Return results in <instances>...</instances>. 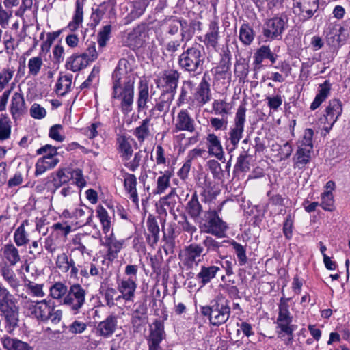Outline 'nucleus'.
<instances>
[{"label": "nucleus", "instance_id": "f8f14e48", "mask_svg": "<svg viewBox=\"0 0 350 350\" xmlns=\"http://www.w3.org/2000/svg\"><path fill=\"white\" fill-rule=\"evenodd\" d=\"M105 234V237L100 239V244L107 248L106 259L113 261L118 257V254L122 248L124 241L117 240L112 232Z\"/></svg>", "mask_w": 350, "mask_h": 350}, {"label": "nucleus", "instance_id": "b1692460", "mask_svg": "<svg viewBox=\"0 0 350 350\" xmlns=\"http://www.w3.org/2000/svg\"><path fill=\"white\" fill-rule=\"evenodd\" d=\"M179 77L180 75L178 71L174 70L167 71L163 74V77L159 80V82L166 87L167 91L165 93H172L174 94L178 86Z\"/></svg>", "mask_w": 350, "mask_h": 350}, {"label": "nucleus", "instance_id": "ddd939ff", "mask_svg": "<svg viewBox=\"0 0 350 350\" xmlns=\"http://www.w3.org/2000/svg\"><path fill=\"white\" fill-rule=\"evenodd\" d=\"M106 14L109 19L116 18V10L114 5L109 1L103 2L96 8L92 9V12L90 16L92 21V24L94 25V27L98 25L104 16Z\"/></svg>", "mask_w": 350, "mask_h": 350}, {"label": "nucleus", "instance_id": "bb28decb", "mask_svg": "<svg viewBox=\"0 0 350 350\" xmlns=\"http://www.w3.org/2000/svg\"><path fill=\"white\" fill-rule=\"evenodd\" d=\"M342 113V105L341 101L338 99H332L329 100L325 109V120L332 121V124H335Z\"/></svg>", "mask_w": 350, "mask_h": 350}, {"label": "nucleus", "instance_id": "0e129e2a", "mask_svg": "<svg viewBox=\"0 0 350 350\" xmlns=\"http://www.w3.org/2000/svg\"><path fill=\"white\" fill-rule=\"evenodd\" d=\"M271 51L269 46L263 45L260 46L254 55V63L260 64L265 59H267Z\"/></svg>", "mask_w": 350, "mask_h": 350}, {"label": "nucleus", "instance_id": "7ed1b4c3", "mask_svg": "<svg viewBox=\"0 0 350 350\" xmlns=\"http://www.w3.org/2000/svg\"><path fill=\"white\" fill-rule=\"evenodd\" d=\"M204 60L203 46L195 43L185 50L178 57V64L185 71L196 72L201 70Z\"/></svg>", "mask_w": 350, "mask_h": 350}, {"label": "nucleus", "instance_id": "4468645a", "mask_svg": "<svg viewBox=\"0 0 350 350\" xmlns=\"http://www.w3.org/2000/svg\"><path fill=\"white\" fill-rule=\"evenodd\" d=\"M136 288V282L133 277L122 279L118 282V290L121 295L118 296L116 300L118 301L122 298L125 301H133Z\"/></svg>", "mask_w": 350, "mask_h": 350}, {"label": "nucleus", "instance_id": "79ce46f5", "mask_svg": "<svg viewBox=\"0 0 350 350\" xmlns=\"http://www.w3.org/2000/svg\"><path fill=\"white\" fill-rule=\"evenodd\" d=\"M147 310L145 301L139 303L132 313V323L139 324L144 321L146 319Z\"/></svg>", "mask_w": 350, "mask_h": 350}, {"label": "nucleus", "instance_id": "c03bdc74", "mask_svg": "<svg viewBox=\"0 0 350 350\" xmlns=\"http://www.w3.org/2000/svg\"><path fill=\"white\" fill-rule=\"evenodd\" d=\"M344 28L340 25H330L327 32L328 39H332L333 44H340L345 40V37L342 38V31Z\"/></svg>", "mask_w": 350, "mask_h": 350}, {"label": "nucleus", "instance_id": "2eb2a0df", "mask_svg": "<svg viewBox=\"0 0 350 350\" xmlns=\"http://www.w3.org/2000/svg\"><path fill=\"white\" fill-rule=\"evenodd\" d=\"M174 99V94L163 93L159 98V101L149 111V118H158L160 113L167 114Z\"/></svg>", "mask_w": 350, "mask_h": 350}, {"label": "nucleus", "instance_id": "6ab92c4d", "mask_svg": "<svg viewBox=\"0 0 350 350\" xmlns=\"http://www.w3.org/2000/svg\"><path fill=\"white\" fill-rule=\"evenodd\" d=\"M204 252V247L198 243H191L185 249V265L191 267L193 265H198L200 260L198 259Z\"/></svg>", "mask_w": 350, "mask_h": 350}, {"label": "nucleus", "instance_id": "c756f323", "mask_svg": "<svg viewBox=\"0 0 350 350\" xmlns=\"http://www.w3.org/2000/svg\"><path fill=\"white\" fill-rule=\"evenodd\" d=\"M1 343L6 350H33L27 342L8 336L1 338Z\"/></svg>", "mask_w": 350, "mask_h": 350}, {"label": "nucleus", "instance_id": "e433bc0d", "mask_svg": "<svg viewBox=\"0 0 350 350\" xmlns=\"http://www.w3.org/2000/svg\"><path fill=\"white\" fill-rule=\"evenodd\" d=\"M83 21V5L79 1H77L75 14L72 16V21L69 22L66 29H68L71 32H74L82 25Z\"/></svg>", "mask_w": 350, "mask_h": 350}, {"label": "nucleus", "instance_id": "dca6fc26", "mask_svg": "<svg viewBox=\"0 0 350 350\" xmlns=\"http://www.w3.org/2000/svg\"><path fill=\"white\" fill-rule=\"evenodd\" d=\"M206 147L210 156L215 157L219 160H222L224 151L221 140L215 133H208L206 137Z\"/></svg>", "mask_w": 350, "mask_h": 350}, {"label": "nucleus", "instance_id": "69168bd1", "mask_svg": "<svg viewBox=\"0 0 350 350\" xmlns=\"http://www.w3.org/2000/svg\"><path fill=\"white\" fill-rule=\"evenodd\" d=\"M70 178L74 180L72 184L75 183L79 188H83L86 185V180L83 177V171L79 168L73 170L71 172Z\"/></svg>", "mask_w": 350, "mask_h": 350}, {"label": "nucleus", "instance_id": "680f3d73", "mask_svg": "<svg viewBox=\"0 0 350 350\" xmlns=\"http://www.w3.org/2000/svg\"><path fill=\"white\" fill-rule=\"evenodd\" d=\"M247 151L241 153L237 158L235 164V169L241 172H247L250 170V163L248 160L249 154Z\"/></svg>", "mask_w": 350, "mask_h": 350}, {"label": "nucleus", "instance_id": "423d86ee", "mask_svg": "<svg viewBox=\"0 0 350 350\" xmlns=\"http://www.w3.org/2000/svg\"><path fill=\"white\" fill-rule=\"evenodd\" d=\"M288 18L285 15L267 19L262 27V35L267 40H280L288 27Z\"/></svg>", "mask_w": 350, "mask_h": 350}, {"label": "nucleus", "instance_id": "f257e3e1", "mask_svg": "<svg viewBox=\"0 0 350 350\" xmlns=\"http://www.w3.org/2000/svg\"><path fill=\"white\" fill-rule=\"evenodd\" d=\"M135 75L130 62L120 59L112 74V94L113 99L119 101L120 109L124 115L133 111Z\"/></svg>", "mask_w": 350, "mask_h": 350}, {"label": "nucleus", "instance_id": "864d4df0", "mask_svg": "<svg viewBox=\"0 0 350 350\" xmlns=\"http://www.w3.org/2000/svg\"><path fill=\"white\" fill-rule=\"evenodd\" d=\"M147 157L146 151L139 150L134 155L133 159L124 163L126 167H127L131 172H135L139 167L143 159Z\"/></svg>", "mask_w": 350, "mask_h": 350}, {"label": "nucleus", "instance_id": "aec40b11", "mask_svg": "<svg viewBox=\"0 0 350 350\" xmlns=\"http://www.w3.org/2000/svg\"><path fill=\"white\" fill-rule=\"evenodd\" d=\"M27 111L25 105L23 95L21 92H15L11 100L10 113L13 119L19 118L22 115L25 114Z\"/></svg>", "mask_w": 350, "mask_h": 350}, {"label": "nucleus", "instance_id": "c9c22d12", "mask_svg": "<svg viewBox=\"0 0 350 350\" xmlns=\"http://www.w3.org/2000/svg\"><path fill=\"white\" fill-rule=\"evenodd\" d=\"M232 106L223 99H215L212 103V111L221 117H227L232 113Z\"/></svg>", "mask_w": 350, "mask_h": 350}, {"label": "nucleus", "instance_id": "20e7f679", "mask_svg": "<svg viewBox=\"0 0 350 350\" xmlns=\"http://www.w3.org/2000/svg\"><path fill=\"white\" fill-rule=\"evenodd\" d=\"M199 228L201 232L211 234L217 238H224L228 226L215 210L209 209L204 212L201 218Z\"/></svg>", "mask_w": 350, "mask_h": 350}, {"label": "nucleus", "instance_id": "052dcab7", "mask_svg": "<svg viewBox=\"0 0 350 350\" xmlns=\"http://www.w3.org/2000/svg\"><path fill=\"white\" fill-rule=\"evenodd\" d=\"M22 306L24 309V313H25L27 316L34 317L36 313L37 306H38V301H32L25 297L23 299Z\"/></svg>", "mask_w": 350, "mask_h": 350}, {"label": "nucleus", "instance_id": "e2e57ef3", "mask_svg": "<svg viewBox=\"0 0 350 350\" xmlns=\"http://www.w3.org/2000/svg\"><path fill=\"white\" fill-rule=\"evenodd\" d=\"M322 202L320 204L321 207L327 211H332L334 209V197L330 191H325L321 195Z\"/></svg>", "mask_w": 350, "mask_h": 350}, {"label": "nucleus", "instance_id": "9d476101", "mask_svg": "<svg viewBox=\"0 0 350 350\" xmlns=\"http://www.w3.org/2000/svg\"><path fill=\"white\" fill-rule=\"evenodd\" d=\"M165 336L163 323L159 320H156L150 328L148 339V350H161L160 343Z\"/></svg>", "mask_w": 350, "mask_h": 350}, {"label": "nucleus", "instance_id": "9b49d317", "mask_svg": "<svg viewBox=\"0 0 350 350\" xmlns=\"http://www.w3.org/2000/svg\"><path fill=\"white\" fill-rule=\"evenodd\" d=\"M196 130L193 118L187 109H181L177 114L174 123V132L187 131L193 133Z\"/></svg>", "mask_w": 350, "mask_h": 350}, {"label": "nucleus", "instance_id": "c85d7f7f", "mask_svg": "<svg viewBox=\"0 0 350 350\" xmlns=\"http://www.w3.org/2000/svg\"><path fill=\"white\" fill-rule=\"evenodd\" d=\"M146 226L148 234L147 241L151 246L155 245L159 239V227L154 217L150 215L146 220Z\"/></svg>", "mask_w": 350, "mask_h": 350}, {"label": "nucleus", "instance_id": "0eeeda50", "mask_svg": "<svg viewBox=\"0 0 350 350\" xmlns=\"http://www.w3.org/2000/svg\"><path fill=\"white\" fill-rule=\"evenodd\" d=\"M86 295V290L80 284H72L63 299V304L68 306L74 314H77L85 303Z\"/></svg>", "mask_w": 350, "mask_h": 350}, {"label": "nucleus", "instance_id": "58836bf2", "mask_svg": "<svg viewBox=\"0 0 350 350\" xmlns=\"http://www.w3.org/2000/svg\"><path fill=\"white\" fill-rule=\"evenodd\" d=\"M68 292L67 286L62 282H56L49 288V296L53 299H64Z\"/></svg>", "mask_w": 350, "mask_h": 350}, {"label": "nucleus", "instance_id": "49530a36", "mask_svg": "<svg viewBox=\"0 0 350 350\" xmlns=\"http://www.w3.org/2000/svg\"><path fill=\"white\" fill-rule=\"evenodd\" d=\"M178 196L175 189H172L170 193L160 199L161 203L165 206L170 213L174 214V208L177 204Z\"/></svg>", "mask_w": 350, "mask_h": 350}, {"label": "nucleus", "instance_id": "5fc2aeb1", "mask_svg": "<svg viewBox=\"0 0 350 350\" xmlns=\"http://www.w3.org/2000/svg\"><path fill=\"white\" fill-rule=\"evenodd\" d=\"M11 134V125L8 118L5 116L0 117V141L10 138Z\"/></svg>", "mask_w": 350, "mask_h": 350}, {"label": "nucleus", "instance_id": "7c9ffc66", "mask_svg": "<svg viewBox=\"0 0 350 350\" xmlns=\"http://www.w3.org/2000/svg\"><path fill=\"white\" fill-rule=\"evenodd\" d=\"M55 304L50 300H42L38 301V306H37L36 313L33 318L37 320L47 322L49 321V317L50 312H53V307Z\"/></svg>", "mask_w": 350, "mask_h": 350}, {"label": "nucleus", "instance_id": "39448f33", "mask_svg": "<svg viewBox=\"0 0 350 350\" xmlns=\"http://www.w3.org/2000/svg\"><path fill=\"white\" fill-rule=\"evenodd\" d=\"M245 107L244 105L239 106L235 114L233 124L230 128L228 137H226L227 142L230 143V145L227 146V149L230 152L237 148L240 140L243 137L245 123Z\"/></svg>", "mask_w": 350, "mask_h": 350}, {"label": "nucleus", "instance_id": "de8ad7c7", "mask_svg": "<svg viewBox=\"0 0 350 350\" xmlns=\"http://www.w3.org/2000/svg\"><path fill=\"white\" fill-rule=\"evenodd\" d=\"M72 85V78L68 76L60 77L57 83L55 92L58 95L64 96L70 90Z\"/></svg>", "mask_w": 350, "mask_h": 350}, {"label": "nucleus", "instance_id": "ea45409f", "mask_svg": "<svg viewBox=\"0 0 350 350\" xmlns=\"http://www.w3.org/2000/svg\"><path fill=\"white\" fill-rule=\"evenodd\" d=\"M1 275L4 280L14 289L19 286V281L14 271L8 265L3 266L0 270Z\"/></svg>", "mask_w": 350, "mask_h": 350}, {"label": "nucleus", "instance_id": "6e6d98bb", "mask_svg": "<svg viewBox=\"0 0 350 350\" xmlns=\"http://www.w3.org/2000/svg\"><path fill=\"white\" fill-rule=\"evenodd\" d=\"M15 69L14 67H6L0 71V90L4 89L12 79Z\"/></svg>", "mask_w": 350, "mask_h": 350}, {"label": "nucleus", "instance_id": "412c9836", "mask_svg": "<svg viewBox=\"0 0 350 350\" xmlns=\"http://www.w3.org/2000/svg\"><path fill=\"white\" fill-rule=\"evenodd\" d=\"M0 312L10 327H15L17 325L18 311V308L14 303L1 304V306H0Z\"/></svg>", "mask_w": 350, "mask_h": 350}, {"label": "nucleus", "instance_id": "4d7b16f0", "mask_svg": "<svg viewBox=\"0 0 350 350\" xmlns=\"http://www.w3.org/2000/svg\"><path fill=\"white\" fill-rule=\"evenodd\" d=\"M14 241L18 247L26 245L29 239L28 234L23 227H18L14 233Z\"/></svg>", "mask_w": 350, "mask_h": 350}, {"label": "nucleus", "instance_id": "603ef678", "mask_svg": "<svg viewBox=\"0 0 350 350\" xmlns=\"http://www.w3.org/2000/svg\"><path fill=\"white\" fill-rule=\"evenodd\" d=\"M112 26L107 24L102 27L97 35V42L100 47L103 48L106 46L111 37Z\"/></svg>", "mask_w": 350, "mask_h": 350}, {"label": "nucleus", "instance_id": "4c0bfd02", "mask_svg": "<svg viewBox=\"0 0 350 350\" xmlns=\"http://www.w3.org/2000/svg\"><path fill=\"white\" fill-rule=\"evenodd\" d=\"M150 118L148 117L143 120L141 124L134 130L133 135L136 137L138 142L142 143L150 135Z\"/></svg>", "mask_w": 350, "mask_h": 350}, {"label": "nucleus", "instance_id": "2f4dec72", "mask_svg": "<svg viewBox=\"0 0 350 350\" xmlns=\"http://www.w3.org/2000/svg\"><path fill=\"white\" fill-rule=\"evenodd\" d=\"M2 252L3 258L10 266H15L21 260L18 250L13 243L4 245L2 248Z\"/></svg>", "mask_w": 350, "mask_h": 350}, {"label": "nucleus", "instance_id": "f704fd0d", "mask_svg": "<svg viewBox=\"0 0 350 350\" xmlns=\"http://www.w3.org/2000/svg\"><path fill=\"white\" fill-rule=\"evenodd\" d=\"M196 99L201 104L204 105L211 100L210 85L204 77L200 83L195 94Z\"/></svg>", "mask_w": 350, "mask_h": 350}, {"label": "nucleus", "instance_id": "f3484780", "mask_svg": "<svg viewBox=\"0 0 350 350\" xmlns=\"http://www.w3.org/2000/svg\"><path fill=\"white\" fill-rule=\"evenodd\" d=\"M135 143L133 138L126 135H118L116 139L117 150L122 161H128L133 154L132 144Z\"/></svg>", "mask_w": 350, "mask_h": 350}, {"label": "nucleus", "instance_id": "a211bd4d", "mask_svg": "<svg viewBox=\"0 0 350 350\" xmlns=\"http://www.w3.org/2000/svg\"><path fill=\"white\" fill-rule=\"evenodd\" d=\"M118 325V317L111 314L104 321H100L96 327L97 334L104 338L110 337L116 331Z\"/></svg>", "mask_w": 350, "mask_h": 350}, {"label": "nucleus", "instance_id": "a878e982", "mask_svg": "<svg viewBox=\"0 0 350 350\" xmlns=\"http://www.w3.org/2000/svg\"><path fill=\"white\" fill-rule=\"evenodd\" d=\"M219 271L220 268L215 265L201 266L200 271L196 275V279L202 286H204L214 279Z\"/></svg>", "mask_w": 350, "mask_h": 350}, {"label": "nucleus", "instance_id": "6e6552de", "mask_svg": "<svg viewBox=\"0 0 350 350\" xmlns=\"http://www.w3.org/2000/svg\"><path fill=\"white\" fill-rule=\"evenodd\" d=\"M289 298H281L279 308L278 316L276 320L277 328L280 329L279 334L282 332L285 333L290 336L288 341L293 340V326L291 325L293 321V316L289 311V305L288 304Z\"/></svg>", "mask_w": 350, "mask_h": 350}, {"label": "nucleus", "instance_id": "338daca9", "mask_svg": "<svg viewBox=\"0 0 350 350\" xmlns=\"http://www.w3.org/2000/svg\"><path fill=\"white\" fill-rule=\"evenodd\" d=\"M180 30H181V41H189L194 34L192 30L188 25L187 22L185 19H180Z\"/></svg>", "mask_w": 350, "mask_h": 350}, {"label": "nucleus", "instance_id": "4be33fe9", "mask_svg": "<svg viewBox=\"0 0 350 350\" xmlns=\"http://www.w3.org/2000/svg\"><path fill=\"white\" fill-rule=\"evenodd\" d=\"M137 178L134 174L125 173L124 175V187L129 195L130 200L136 206H139V198L137 192Z\"/></svg>", "mask_w": 350, "mask_h": 350}, {"label": "nucleus", "instance_id": "473e14b6", "mask_svg": "<svg viewBox=\"0 0 350 350\" xmlns=\"http://www.w3.org/2000/svg\"><path fill=\"white\" fill-rule=\"evenodd\" d=\"M88 65L87 60H85L81 54L75 53L67 59L65 67L67 70L76 72L85 68Z\"/></svg>", "mask_w": 350, "mask_h": 350}, {"label": "nucleus", "instance_id": "a18cd8bd", "mask_svg": "<svg viewBox=\"0 0 350 350\" xmlns=\"http://www.w3.org/2000/svg\"><path fill=\"white\" fill-rule=\"evenodd\" d=\"M70 180V176L66 174L65 170L64 169L58 170L56 172L55 176L53 178L52 181L54 187V191L53 193H55L62 187L69 184Z\"/></svg>", "mask_w": 350, "mask_h": 350}, {"label": "nucleus", "instance_id": "3c124183", "mask_svg": "<svg viewBox=\"0 0 350 350\" xmlns=\"http://www.w3.org/2000/svg\"><path fill=\"white\" fill-rule=\"evenodd\" d=\"M43 66V61L40 56H36L30 58L28 61L27 67L29 69V76H37Z\"/></svg>", "mask_w": 350, "mask_h": 350}, {"label": "nucleus", "instance_id": "bf43d9fd", "mask_svg": "<svg viewBox=\"0 0 350 350\" xmlns=\"http://www.w3.org/2000/svg\"><path fill=\"white\" fill-rule=\"evenodd\" d=\"M231 55L228 50L224 51L221 58L217 66L219 73H226L230 69L231 66Z\"/></svg>", "mask_w": 350, "mask_h": 350}, {"label": "nucleus", "instance_id": "f03ea898", "mask_svg": "<svg viewBox=\"0 0 350 350\" xmlns=\"http://www.w3.org/2000/svg\"><path fill=\"white\" fill-rule=\"evenodd\" d=\"M230 301L222 296H217L211 301L210 306L200 308L203 316L208 317L210 323L214 326H219L225 323L231 313Z\"/></svg>", "mask_w": 350, "mask_h": 350}, {"label": "nucleus", "instance_id": "37998d69", "mask_svg": "<svg viewBox=\"0 0 350 350\" xmlns=\"http://www.w3.org/2000/svg\"><path fill=\"white\" fill-rule=\"evenodd\" d=\"M171 173L165 171L164 173L161 172L157 180V187L153 191L154 194H161L170 187V178Z\"/></svg>", "mask_w": 350, "mask_h": 350}, {"label": "nucleus", "instance_id": "cd10ccee", "mask_svg": "<svg viewBox=\"0 0 350 350\" xmlns=\"http://www.w3.org/2000/svg\"><path fill=\"white\" fill-rule=\"evenodd\" d=\"M219 22L217 20H213L210 22L208 31L205 35L204 44L208 47L216 49L219 39Z\"/></svg>", "mask_w": 350, "mask_h": 350}, {"label": "nucleus", "instance_id": "13d9d810", "mask_svg": "<svg viewBox=\"0 0 350 350\" xmlns=\"http://www.w3.org/2000/svg\"><path fill=\"white\" fill-rule=\"evenodd\" d=\"M231 245L237 256L239 265H245L247 262V257L246 256V250L245 247L236 241H232Z\"/></svg>", "mask_w": 350, "mask_h": 350}, {"label": "nucleus", "instance_id": "1a4fd4ad", "mask_svg": "<svg viewBox=\"0 0 350 350\" xmlns=\"http://www.w3.org/2000/svg\"><path fill=\"white\" fill-rule=\"evenodd\" d=\"M319 8V0H293L294 12L304 21L310 18Z\"/></svg>", "mask_w": 350, "mask_h": 350}, {"label": "nucleus", "instance_id": "8fccbe9b", "mask_svg": "<svg viewBox=\"0 0 350 350\" xmlns=\"http://www.w3.org/2000/svg\"><path fill=\"white\" fill-rule=\"evenodd\" d=\"M202 245L206 249V253L204 254L216 252L219 253L220 248L222 247V243L217 241L211 236H206L202 241Z\"/></svg>", "mask_w": 350, "mask_h": 350}, {"label": "nucleus", "instance_id": "72a5a7b5", "mask_svg": "<svg viewBox=\"0 0 350 350\" xmlns=\"http://www.w3.org/2000/svg\"><path fill=\"white\" fill-rule=\"evenodd\" d=\"M187 214L194 220L198 219L202 213V206L200 204L196 192H194L191 198L186 204L185 207Z\"/></svg>", "mask_w": 350, "mask_h": 350}, {"label": "nucleus", "instance_id": "393cba45", "mask_svg": "<svg viewBox=\"0 0 350 350\" xmlns=\"http://www.w3.org/2000/svg\"><path fill=\"white\" fill-rule=\"evenodd\" d=\"M150 98L148 83L146 80H140L137 88V104L138 111L146 109Z\"/></svg>", "mask_w": 350, "mask_h": 350}, {"label": "nucleus", "instance_id": "09e8293b", "mask_svg": "<svg viewBox=\"0 0 350 350\" xmlns=\"http://www.w3.org/2000/svg\"><path fill=\"white\" fill-rule=\"evenodd\" d=\"M96 212L102 224L103 232L105 234L109 233L111 228V217L109 216L107 211L103 206H99Z\"/></svg>", "mask_w": 350, "mask_h": 350}, {"label": "nucleus", "instance_id": "5701e85b", "mask_svg": "<svg viewBox=\"0 0 350 350\" xmlns=\"http://www.w3.org/2000/svg\"><path fill=\"white\" fill-rule=\"evenodd\" d=\"M312 149L310 146L303 148L298 146L296 153L293 157V167L299 170L304 169L310 162Z\"/></svg>", "mask_w": 350, "mask_h": 350}, {"label": "nucleus", "instance_id": "774afa93", "mask_svg": "<svg viewBox=\"0 0 350 350\" xmlns=\"http://www.w3.org/2000/svg\"><path fill=\"white\" fill-rule=\"evenodd\" d=\"M64 329H68L69 332L73 334H81L87 329L85 323L75 320L68 327L64 325Z\"/></svg>", "mask_w": 350, "mask_h": 350}, {"label": "nucleus", "instance_id": "a19ab883", "mask_svg": "<svg viewBox=\"0 0 350 350\" xmlns=\"http://www.w3.org/2000/svg\"><path fill=\"white\" fill-rule=\"evenodd\" d=\"M239 37L240 41L244 45H250L254 39L253 29L247 23H243L240 27Z\"/></svg>", "mask_w": 350, "mask_h": 350}]
</instances>
